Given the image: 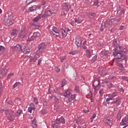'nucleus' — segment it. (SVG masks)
<instances>
[{
	"instance_id": "nucleus-63",
	"label": "nucleus",
	"mask_w": 128,
	"mask_h": 128,
	"mask_svg": "<svg viewBox=\"0 0 128 128\" xmlns=\"http://www.w3.org/2000/svg\"><path fill=\"white\" fill-rule=\"evenodd\" d=\"M113 44H114V46H116V41L113 42Z\"/></svg>"
},
{
	"instance_id": "nucleus-43",
	"label": "nucleus",
	"mask_w": 128,
	"mask_h": 128,
	"mask_svg": "<svg viewBox=\"0 0 128 128\" xmlns=\"http://www.w3.org/2000/svg\"><path fill=\"white\" fill-rule=\"evenodd\" d=\"M105 24L106 26H110V20H106L105 22Z\"/></svg>"
},
{
	"instance_id": "nucleus-20",
	"label": "nucleus",
	"mask_w": 128,
	"mask_h": 128,
	"mask_svg": "<svg viewBox=\"0 0 128 128\" xmlns=\"http://www.w3.org/2000/svg\"><path fill=\"white\" fill-rule=\"evenodd\" d=\"M112 102L114 104H116L117 106H120V98H118V97H116V98L112 99Z\"/></svg>"
},
{
	"instance_id": "nucleus-54",
	"label": "nucleus",
	"mask_w": 128,
	"mask_h": 128,
	"mask_svg": "<svg viewBox=\"0 0 128 128\" xmlns=\"http://www.w3.org/2000/svg\"><path fill=\"white\" fill-rule=\"evenodd\" d=\"M76 52H78L76 51H74V52H72L70 54H72V56H74V54H76Z\"/></svg>"
},
{
	"instance_id": "nucleus-6",
	"label": "nucleus",
	"mask_w": 128,
	"mask_h": 128,
	"mask_svg": "<svg viewBox=\"0 0 128 128\" xmlns=\"http://www.w3.org/2000/svg\"><path fill=\"white\" fill-rule=\"evenodd\" d=\"M46 43L42 42L38 46V50L37 52L39 54H42V52H44V50H46Z\"/></svg>"
},
{
	"instance_id": "nucleus-4",
	"label": "nucleus",
	"mask_w": 128,
	"mask_h": 128,
	"mask_svg": "<svg viewBox=\"0 0 128 128\" xmlns=\"http://www.w3.org/2000/svg\"><path fill=\"white\" fill-rule=\"evenodd\" d=\"M12 14H8L5 15L2 22L5 26H10V24H12Z\"/></svg>"
},
{
	"instance_id": "nucleus-47",
	"label": "nucleus",
	"mask_w": 128,
	"mask_h": 128,
	"mask_svg": "<svg viewBox=\"0 0 128 128\" xmlns=\"http://www.w3.org/2000/svg\"><path fill=\"white\" fill-rule=\"evenodd\" d=\"M14 76V73H10V74H8L7 78H12Z\"/></svg>"
},
{
	"instance_id": "nucleus-50",
	"label": "nucleus",
	"mask_w": 128,
	"mask_h": 128,
	"mask_svg": "<svg viewBox=\"0 0 128 128\" xmlns=\"http://www.w3.org/2000/svg\"><path fill=\"white\" fill-rule=\"evenodd\" d=\"M42 59L40 58L38 60V66H40V64L42 63Z\"/></svg>"
},
{
	"instance_id": "nucleus-58",
	"label": "nucleus",
	"mask_w": 128,
	"mask_h": 128,
	"mask_svg": "<svg viewBox=\"0 0 128 128\" xmlns=\"http://www.w3.org/2000/svg\"><path fill=\"white\" fill-rule=\"evenodd\" d=\"M94 6H98V1H95L94 2Z\"/></svg>"
},
{
	"instance_id": "nucleus-33",
	"label": "nucleus",
	"mask_w": 128,
	"mask_h": 128,
	"mask_svg": "<svg viewBox=\"0 0 128 128\" xmlns=\"http://www.w3.org/2000/svg\"><path fill=\"white\" fill-rule=\"evenodd\" d=\"M31 26L32 28H40V25H38L34 22L32 23Z\"/></svg>"
},
{
	"instance_id": "nucleus-19",
	"label": "nucleus",
	"mask_w": 128,
	"mask_h": 128,
	"mask_svg": "<svg viewBox=\"0 0 128 128\" xmlns=\"http://www.w3.org/2000/svg\"><path fill=\"white\" fill-rule=\"evenodd\" d=\"M116 96H118V92H114L112 94H108V98H110L112 100Z\"/></svg>"
},
{
	"instance_id": "nucleus-64",
	"label": "nucleus",
	"mask_w": 128,
	"mask_h": 128,
	"mask_svg": "<svg viewBox=\"0 0 128 128\" xmlns=\"http://www.w3.org/2000/svg\"><path fill=\"white\" fill-rule=\"evenodd\" d=\"M83 44L86 45V40H84L83 42Z\"/></svg>"
},
{
	"instance_id": "nucleus-48",
	"label": "nucleus",
	"mask_w": 128,
	"mask_h": 128,
	"mask_svg": "<svg viewBox=\"0 0 128 128\" xmlns=\"http://www.w3.org/2000/svg\"><path fill=\"white\" fill-rule=\"evenodd\" d=\"M96 116V114L94 113L92 115V118H90L91 120H94V118H95Z\"/></svg>"
},
{
	"instance_id": "nucleus-23",
	"label": "nucleus",
	"mask_w": 128,
	"mask_h": 128,
	"mask_svg": "<svg viewBox=\"0 0 128 128\" xmlns=\"http://www.w3.org/2000/svg\"><path fill=\"white\" fill-rule=\"evenodd\" d=\"M70 5L66 3H64V9L65 10L66 12H68V10H70Z\"/></svg>"
},
{
	"instance_id": "nucleus-7",
	"label": "nucleus",
	"mask_w": 128,
	"mask_h": 128,
	"mask_svg": "<svg viewBox=\"0 0 128 128\" xmlns=\"http://www.w3.org/2000/svg\"><path fill=\"white\" fill-rule=\"evenodd\" d=\"M104 122L107 126H109L110 128L112 126V119L111 118H104Z\"/></svg>"
},
{
	"instance_id": "nucleus-9",
	"label": "nucleus",
	"mask_w": 128,
	"mask_h": 128,
	"mask_svg": "<svg viewBox=\"0 0 128 128\" xmlns=\"http://www.w3.org/2000/svg\"><path fill=\"white\" fill-rule=\"evenodd\" d=\"M6 72H8V69L6 68H2L1 69H0V78H2L4 76H6Z\"/></svg>"
},
{
	"instance_id": "nucleus-45",
	"label": "nucleus",
	"mask_w": 128,
	"mask_h": 128,
	"mask_svg": "<svg viewBox=\"0 0 128 128\" xmlns=\"http://www.w3.org/2000/svg\"><path fill=\"white\" fill-rule=\"evenodd\" d=\"M105 28H106V26H104V24H102L100 26V30L102 32L104 30Z\"/></svg>"
},
{
	"instance_id": "nucleus-5",
	"label": "nucleus",
	"mask_w": 128,
	"mask_h": 128,
	"mask_svg": "<svg viewBox=\"0 0 128 128\" xmlns=\"http://www.w3.org/2000/svg\"><path fill=\"white\" fill-rule=\"evenodd\" d=\"M22 110H18L16 112L14 113V111L12 110V114H10V116H8V120H14V118L16 116H19L20 114H22Z\"/></svg>"
},
{
	"instance_id": "nucleus-62",
	"label": "nucleus",
	"mask_w": 128,
	"mask_h": 128,
	"mask_svg": "<svg viewBox=\"0 0 128 128\" xmlns=\"http://www.w3.org/2000/svg\"><path fill=\"white\" fill-rule=\"evenodd\" d=\"M82 48H84V50H86V48H86V45H84V44H83V45H82Z\"/></svg>"
},
{
	"instance_id": "nucleus-60",
	"label": "nucleus",
	"mask_w": 128,
	"mask_h": 128,
	"mask_svg": "<svg viewBox=\"0 0 128 128\" xmlns=\"http://www.w3.org/2000/svg\"><path fill=\"white\" fill-rule=\"evenodd\" d=\"M83 112H84L85 114H86V113H88V112H89L90 110H83Z\"/></svg>"
},
{
	"instance_id": "nucleus-55",
	"label": "nucleus",
	"mask_w": 128,
	"mask_h": 128,
	"mask_svg": "<svg viewBox=\"0 0 128 128\" xmlns=\"http://www.w3.org/2000/svg\"><path fill=\"white\" fill-rule=\"evenodd\" d=\"M108 88H112V84H109L108 85Z\"/></svg>"
},
{
	"instance_id": "nucleus-25",
	"label": "nucleus",
	"mask_w": 128,
	"mask_h": 128,
	"mask_svg": "<svg viewBox=\"0 0 128 128\" xmlns=\"http://www.w3.org/2000/svg\"><path fill=\"white\" fill-rule=\"evenodd\" d=\"M70 90H67L66 92H65L64 93V96H65V98H70Z\"/></svg>"
},
{
	"instance_id": "nucleus-56",
	"label": "nucleus",
	"mask_w": 128,
	"mask_h": 128,
	"mask_svg": "<svg viewBox=\"0 0 128 128\" xmlns=\"http://www.w3.org/2000/svg\"><path fill=\"white\" fill-rule=\"evenodd\" d=\"M120 92H122V94H124V88H120Z\"/></svg>"
},
{
	"instance_id": "nucleus-18",
	"label": "nucleus",
	"mask_w": 128,
	"mask_h": 128,
	"mask_svg": "<svg viewBox=\"0 0 128 128\" xmlns=\"http://www.w3.org/2000/svg\"><path fill=\"white\" fill-rule=\"evenodd\" d=\"M117 14L119 16L122 18V16H124V9L118 10Z\"/></svg>"
},
{
	"instance_id": "nucleus-38",
	"label": "nucleus",
	"mask_w": 128,
	"mask_h": 128,
	"mask_svg": "<svg viewBox=\"0 0 128 128\" xmlns=\"http://www.w3.org/2000/svg\"><path fill=\"white\" fill-rule=\"evenodd\" d=\"M99 74L101 76H104V70L102 69H100L99 70Z\"/></svg>"
},
{
	"instance_id": "nucleus-3",
	"label": "nucleus",
	"mask_w": 128,
	"mask_h": 128,
	"mask_svg": "<svg viewBox=\"0 0 128 128\" xmlns=\"http://www.w3.org/2000/svg\"><path fill=\"white\" fill-rule=\"evenodd\" d=\"M66 121L62 117L58 118L52 124L51 128H60L62 126V124H65Z\"/></svg>"
},
{
	"instance_id": "nucleus-53",
	"label": "nucleus",
	"mask_w": 128,
	"mask_h": 128,
	"mask_svg": "<svg viewBox=\"0 0 128 128\" xmlns=\"http://www.w3.org/2000/svg\"><path fill=\"white\" fill-rule=\"evenodd\" d=\"M124 28H126V27H124V26H121L120 27V30H124Z\"/></svg>"
},
{
	"instance_id": "nucleus-28",
	"label": "nucleus",
	"mask_w": 128,
	"mask_h": 128,
	"mask_svg": "<svg viewBox=\"0 0 128 128\" xmlns=\"http://www.w3.org/2000/svg\"><path fill=\"white\" fill-rule=\"evenodd\" d=\"M86 54L87 58H92V54L90 53V50H86Z\"/></svg>"
},
{
	"instance_id": "nucleus-16",
	"label": "nucleus",
	"mask_w": 128,
	"mask_h": 128,
	"mask_svg": "<svg viewBox=\"0 0 128 128\" xmlns=\"http://www.w3.org/2000/svg\"><path fill=\"white\" fill-rule=\"evenodd\" d=\"M52 30H50L49 32H50V34H53L54 36V34H55L56 32H58V28H56V27L54 26H52Z\"/></svg>"
},
{
	"instance_id": "nucleus-61",
	"label": "nucleus",
	"mask_w": 128,
	"mask_h": 128,
	"mask_svg": "<svg viewBox=\"0 0 128 128\" xmlns=\"http://www.w3.org/2000/svg\"><path fill=\"white\" fill-rule=\"evenodd\" d=\"M8 104H10V106H12V101H8Z\"/></svg>"
},
{
	"instance_id": "nucleus-51",
	"label": "nucleus",
	"mask_w": 128,
	"mask_h": 128,
	"mask_svg": "<svg viewBox=\"0 0 128 128\" xmlns=\"http://www.w3.org/2000/svg\"><path fill=\"white\" fill-rule=\"evenodd\" d=\"M56 36H61L60 30V31L57 32H56Z\"/></svg>"
},
{
	"instance_id": "nucleus-41",
	"label": "nucleus",
	"mask_w": 128,
	"mask_h": 128,
	"mask_svg": "<svg viewBox=\"0 0 128 128\" xmlns=\"http://www.w3.org/2000/svg\"><path fill=\"white\" fill-rule=\"evenodd\" d=\"M32 2H34V0H26V4H30Z\"/></svg>"
},
{
	"instance_id": "nucleus-44",
	"label": "nucleus",
	"mask_w": 128,
	"mask_h": 128,
	"mask_svg": "<svg viewBox=\"0 0 128 128\" xmlns=\"http://www.w3.org/2000/svg\"><path fill=\"white\" fill-rule=\"evenodd\" d=\"M61 62H64V60H66V56H62L60 58Z\"/></svg>"
},
{
	"instance_id": "nucleus-34",
	"label": "nucleus",
	"mask_w": 128,
	"mask_h": 128,
	"mask_svg": "<svg viewBox=\"0 0 128 128\" xmlns=\"http://www.w3.org/2000/svg\"><path fill=\"white\" fill-rule=\"evenodd\" d=\"M97 59H98V55H95L90 60V62H96V60Z\"/></svg>"
},
{
	"instance_id": "nucleus-49",
	"label": "nucleus",
	"mask_w": 128,
	"mask_h": 128,
	"mask_svg": "<svg viewBox=\"0 0 128 128\" xmlns=\"http://www.w3.org/2000/svg\"><path fill=\"white\" fill-rule=\"evenodd\" d=\"M4 48L3 46H0V52H4Z\"/></svg>"
},
{
	"instance_id": "nucleus-31",
	"label": "nucleus",
	"mask_w": 128,
	"mask_h": 128,
	"mask_svg": "<svg viewBox=\"0 0 128 128\" xmlns=\"http://www.w3.org/2000/svg\"><path fill=\"white\" fill-rule=\"evenodd\" d=\"M32 126L34 128H36V119H34V120L32 121Z\"/></svg>"
},
{
	"instance_id": "nucleus-1",
	"label": "nucleus",
	"mask_w": 128,
	"mask_h": 128,
	"mask_svg": "<svg viewBox=\"0 0 128 128\" xmlns=\"http://www.w3.org/2000/svg\"><path fill=\"white\" fill-rule=\"evenodd\" d=\"M119 51H118V49L116 48L114 50L113 56H116V58H114V62L118 64L120 68H124L122 64H120V62L122 60H124V63L126 64L128 58V56L125 54L128 53V50H126V48H124L122 46H119Z\"/></svg>"
},
{
	"instance_id": "nucleus-29",
	"label": "nucleus",
	"mask_w": 128,
	"mask_h": 128,
	"mask_svg": "<svg viewBox=\"0 0 128 128\" xmlns=\"http://www.w3.org/2000/svg\"><path fill=\"white\" fill-rule=\"evenodd\" d=\"M75 22H76V24H82V18H78L75 20Z\"/></svg>"
},
{
	"instance_id": "nucleus-32",
	"label": "nucleus",
	"mask_w": 128,
	"mask_h": 128,
	"mask_svg": "<svg viewBox=\"0 0 128 128\" xmlns=\"http://www.w3.org/2000/svg\"><path fill=\"white\" fill-rule=\"evenodd\" d=\"M36 40V38L32 35V36H29L28 38L27 42H32V40Z\"/></svg>"
},
{
	"instance_id": "nucleus-40",
	"label": "nucleus",
	"mask_w": 128,
	"mask_h": 128,
	"mask_svg": "<svg viewBox=\"0 0 128 128\" xmlns=\"http://www.w3.org/2000/svg\"><path fill=\"white\" fill-rule=\"evenodd\" d=\"M20 82H16L14 85H13V88H16L17 86H20Z\"/></svg>"
},
{
	"instance_id": "nucleus-35",
	"label": "nucleus",
	"mask_w": 128,
	"mask_h": 128,
	"mask_svg": "<svg viewBox=\"0 0 128 128\" xmlns=\"http://www.w3.org/2000/svg\"><path fill=\"white\" fill-rule=\"evenodd\" d=\"M17 32H18V30H16V29H14L12 30V32L11 33V36H16Z\"/></svg>"
},
{
	"instance_id": "nucleus-12",
	"label": "nucleus",
	"mask_w": 128,
	"mask_h": 128,
	"mask_svg": "<svg viewBox=\"0 0 128 128\" xmlns=\"http://www.w3.org/2000/svg\"><path fill=\"white\" fill-rule=\"evenodd\" d=\"M92 86L95 90H100V81L99 80H95L94 82L92 84Z\"/></svg>"
},
{
	"instance_id": "nucleus-14",
	"label": "nucleus",
	"mask_w": 128,
	"mask_h": 128,
	"mask_svg": "<svg viewBox=\"0 0 128 128\" xmlns=\"http://www.w3.org/2000/svg\"><path fill=\"white\" fill-rule=\"evenodd\" d=\"M40 6L34 5L28 8L29 12H34L36 10H40Z\"/></svg>"
},
{
	"instance_id": "nucleus-42",
	"label": "nucleus",
	"mask_w": 128,
	"mask_h": 128,
	"mask_svg": "<svg viewBox=\"0 0 128 128\" xmlns=\"http://www.w3.org/2000/svg\"><path fill=\"white\" fill-rule=\"evenodd\" d=\"M74 90L77 92H80V86H76L74 88Z\"/></svg>"
},
{
	"instance_id": "nucleus-24",
	"label": "nucleus",
	"mask_w": 128,
	"mask_h": 128,
	"mask_svg": "<svg viewBox=\"0 0 128 128\" xmlns=\"http://www.w3.org/2000/svg\"><path fill=\"white\" fill-rule=\"evenodd\" d=\"M38 58H40V56L38 55L35 56H34L30 59V62H36V60H38Z\"/></svg>"
},
{
	"instance_id": "nucleus-46",
	"label": "nucleus",
	"mask_w": 128,
	"mask_h": 128,
	"mask_svg": "<svg viewBox=\"0 0 128 128\" xmlns=\"http://www.w3.org/2000/svg\"><path fill=\"white\" fill-rule=\"evenodd\" d=\"M55 70L56 72H60V69L58 68V67H56Z\"/></svg>"
},
{
	"instance_id": "nucleus-26",
	"label": "nucleus",
	"mask_w": 128,
	"mask_h": 128,
	"mask_svg": "<svg viewBox=\"0 0 128 128\" xmlns=\"http://www.w3.org/2000/svg\"><path fill=\"white\" fill-rule=\"evenodd\" d=\"M68 98L69 102H71L72 100L76 99V94H72Z\"/></svg>"
},
{
	"instance_id": "nucleus-10",
	"label": "nucleus",
	"mask_w": 128,
	"mask_h": 128,
	"mask_svg": "<svg viewBox=\"0 0 128 128\" xmlns=\"http://www.w3.org/2000/svg\"><path fill=\"white\" fill-rule=\"evenodd\" d=\"M27 34L26 31L24 29H22L21 30L20 32L19 33L18 37L20 38H26Z\"/></svg>"
},
{
	"instance_id": "nucleus-37",
	"label": "nucleus",
	"mask_w": 128,
	"mask_h": 128,
	"mask_svg": "<svg viewBox=\"0 0 128 128\" xmlns=\"http://www.w3.org/2000/svg\"><path fill=\"white\" fill-rule=\"evenodd\" d=\"M46 2H48V0H42L41 6H46Z\"/></svg>"
},
{
	"instance_id": "nucleus-36",
	"label": "nucleus",
	"mask_w": 128,
	"mask_h": 128,
	"mask_svg": "<svg viewBox=\"0 0 128 128\" xmlns=\"http://www.w3.org/2000/svg\"><path fill=\"white\" fill-rule=\"evenodd\" d=\"M88 16H89V18H94L96 14L94 13H91V14H89Z\"/></svg>"
},
{
	"instance_id": "nucleus-13",
	"label": "nucleus",
	"mask_w": 128,
	"mask_h": 128,
	"mask_svg": "<svg viewBox=\"0 0 128 128\" xmlns=\"http://www.w3.org/2000/svg\"><path fill=\"white\" fill-rule=\"evenodd\" d=\"M77 48H80L82 46V38L80 37H77L76 38V42H75Z\"/></svg>"
},
{
	"instance_id": "nucleus-11",
	"label": "nucleus",
	"mask_w": 128,
	"mask_h": 128,
	"mask_svg": "<svg viewBox=\"0 0 128 128\" xmlns=\"http://www.w3.org/2000/svg\"><path fill=\"white\" fill-rule=\"evenodd\" d=\"M128 124V116H126L122 118V122L120 123L121 126H126Z\"/></svg>"
},
{
	"instance_id": "nucleus-22",
	"label": "nucleus",
	"mask_w": 128,
	"mask_h": 128,
	"mask_svg": "<svg viewBox=\"0 0 128 128\" xmlns=\"http://www.w3.org/2000/svg\"><path fill=\"white\" fill-rule=\"evenodd\" d=\"M60 32L61 36H62L63 38H66V36H68V34L66 32V30H64V29L60 30Z\"/></svg>"
},
{
	"instance_id": "nucleus-57",
	"label": "nucleus",
	"mask_w": 128,
	"mask_h": 128,
	"mask_svg": "<svg viewBox=\"0 0 128 128\" xmlns=\"http://www.w3.org/2000/svg\"><path fill=\"white\" fill-rule=\"evenodd\" d=\"M62 16H66V13L64 11H62L61 13Z\"/></svg>"
},
{
	"instance_id": "nucleus-8",
	"label": "nucleus",
	"mask_w": 128,
	"mask_h": 128,
	"mask_svg": "<svg viewBox=\"0 0 128 128\" xmlns=\"http://www.w3.org/2000/svg\"><path fill=\"white\" fill-rule=\"evenodd\" d=\"M122 20V16H117L115 18H113L111 19L110 22L114 26H116V24H118V22H120Z\"/></svg>"
},
{
	"instance_id": "nucleus-15",
	"label": "nucleus",
	"mask_w": 128,
	"mask_h": 128,
	"mask_svg": "<svg viewBox=\"0 0 128 128\" xmlns=\"http://www.w3.org/2000/svg\"><path fill=\"white\" fill-rule=\"evenodd\" d=\"M36 108H34V103H30V107L28 108V112L30 114H32V110H34Z\"/></svg>"
},
{
	"instance_id": "nucleus-30",
	"label": "nucleus",
	"mask_w": 128,
	"mask_h": 128,
	"mask_svg": "<svg viewBox=\"0 0 128 128\" xmlns=\"http://www.w3.org/2000/svg\"><path fill=\"white\" fill-rule=\"evenodd\" d=\"M101 54H102V56H108V51L104 50L101 52Z\"/></svg>"
},
{
	"instance_id": "nucleus-21",
	"label": "nucleus",
	"mask_w": 128,
	"mask_h": 128,
	"mask_svg": "<svg viewBox=\"0 0 128 128\" xmlns=\"http://www.w3.org/2000/svg\"><path fill=\"white\" fill-rule=\"evenodd\" d=\"M42 18H44L42 16V14H40L37 16H36L35 18L33 19L34 22H38V20H40Z\"/></svg>"
},
{
	"instance_id": "nucleus-59",
	"label": "nucleus",
	"mask_w": 128,
	"mask_h": 128,
	"mask_svg": "<svg viewBox=\"0 0 128 128\" xmlns=\"http://www.w3.org/2000/svg\"><path fill=\"white\" fill-rule=\"evenodd\" d=\"M110 100H112L110 98H107L106 100V102H110Z\"/></svg>"
},
{
	"instance_id": "nucleus-39",
	"label": "nucleus",
	"mask_w": 128,
	"mask_h": 128,
	"mask_svg": "<svg viewBox=\"0 0 128 128\" xmlns=\"http://www.w3.org/2000/svg\"><path fill=\"white\" fill-rule=\"evenodd\" d=\"M66 80H63L62 82V88H64V86H66Z\"/></svg>"
},
{
	"instance_id": "nucleus-2",
	"label": "nucleus",
	"mask_w": 128,
	"mask_h": 128,
	"mask_svg": "<svg viewBox=\"0 0 128 128\" xmlns=\"http://www.w3.org/2000/svg\"><path fill=\"white\" fill-rule=\"evenodd\" d=\"M13 49L14 50H18V52L22 50L24 54H28L30 52V48H26V44H22L21 46L16 44L14 46Z\"/></svg>"
},
{
	"instance_id": "nucleus-27",
	"label": "nucleus",
	"mask_w": 128,
	"mask_h": 128,
	"mask_svg": "<svg viewBox=\"0 0 128 128\" xmlns=\"http://www.w3.org/2000/svg\"><path fill=\"white\" fill-rule=\"evenodd\" d=\"M32 36L34 38H38V36H40V32H34L33 33Z\"/></svg>"
},
{
	"instance_id": "nucleus-52",
	"label": "nucleus",
	"mask_w": 128,
	"mask_h": 128,
	"mask_svg": "<svg viewBox=\"0 0 128 128\" xmlns=\"http://www.w3.org/2000/svg\"><path fill=\"white\" fill-rule=\"evenodd\" d=\"M34 102L35 104H38V98H34Z\"/></svg>"
},
{
	"instance_id": "nucleus-17",
	"label": "nucleus",
	"mask_w": 128,
	"mask_h": 128,
	"mask_svg": "<svg viewBox=\"0 0 128 128\" xmlns=\"http://www.w3.org/2000/svg\"><path fill=\"white\" fill-rule=\"evenodd\" d=\"M52 14V11L50 10H47L45 12L44 14H42V16H43V18H46V16H50Z\"/></svg>"
}]
</instances>
